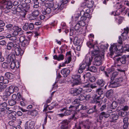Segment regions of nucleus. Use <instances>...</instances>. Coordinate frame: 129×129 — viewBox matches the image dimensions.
<instances>
[{"instance_id": "1", "label": "nucleus", "mask_w": 129, "mask_h": 129, "mask_svg": "<svg viewBox=\"0 0 129 129\" xmlns=\"http://www.w3.org/2000/svg\"><path fill=\"white\" fill-rule=\"evenodd\" d=\"M91 123V121L88 119L80 122L78 125H75L74 129H81L82 127L86 129H89L90 128Z\"/></svg>"}, {"instance_id": "2", "label": "nucleus", "mask_w": 129, "mask_h": 129, "mask_svg": "<svg viewBox=\"0 0 129 129\" xmlns=\"http://www.w3.org/2000/svg\"><path fill=\"white\" fill-rule=\"evenodd\" d=\"M0 3L1 8L2 9H9L13 7L11 0H1Z\"/></svg>"}, {"instance_id": "3", "label": "nucleus", "mask_w": 129, "mask_h": 129, "mask_svg": "<svg viewBox=\"0 0 129 129\" xmlns=\"http://www.w3.org/2000/svg\"><path fill=\"white\" fill-rule=\"evenodd\" d=\"M93 58V57L92 56L89 58H86L84 60L82 64L79 67H80V69L84 70L86 68V70H87L88 67L91 64Z\"/></svg>"}, {"instance_id": "4", "label": "nucleus", "mask_w": 129, "mask_h": 129, "mask_svg": "<svg viewBox=\"0 0 129 129\" xmlns=\"http://www.w3.org/2000/svg\"><path fill=\"white\" fill-rule=\"evenodd\" d=\"M72 78L73 79V83L74 85L79 84L81 82L80 75L78 73L72 75Z\"/></svg>"}, {"instance_id": "5", "label": "nucleus", "mask_w": 129, "mask_h": 129, "mask_svg": "<svg viewBox=\"0 0 129 129\" xmlns=\"http://www.w3.org/2000/svg\"><path fill=\"white\" fill-rule=\"evenodd\" d=\"M118 49L116 44H113L112 45H111L110 48V55H112L114 53H119L120 52V49Z\"/></svg>"}, {"instance_id": "6", "label": "nucleus", "mask_w": 129, "mask_h": 129, "mask_svg": "<svg viewBox=\"0 0 129 129\" xmlns=\"http://www.w3.org/2000/svg\"><path fill=\"white\" fill-rule=\"evenodd\" d=\"M120 78H116L115 79L114 82L111 81L109 84V86L111 88H115L120 85V84L119 83Z\"/></svg>"}, {"instance_id": "7", "label": "nucleus", "mask_w": 129, "mask_h": 129, "mask_svg": "<svg viewBox=\"0 0 129 129\" xmlns=\"http://www.w3.org/2000/svg\"><path fill=\"white\" fill-rule=\"evenodd\" d=\"M83 89L81 88H74L71 89V92L75 96H77L80 94L82 91Z\"/></svg>"}, {"instance_id": "8", "label": "nucleus", "mask_w": 129, "mask_h": 129, "mask_svg": "<svg viewBox=\"0 0 129 129\" xmlns=\"http://www.w3.org/2000/svg\"><path fill=\"white\" fill-rule=\"evenodd\" d=\"M102 57L101 56L98 55L94 58V61L93 62V64L96 66H99L102 63Z\"/></svg>"}, {"instance_id": "9", "label": "nucleus", "mask_w": 129, "mask_h": 129, "mask_svg": "<svg viewBox=\"0 0 129 129\" xmlns=\"http://www.w3.org/2000/svg\"><path fill=\"white\" fill-rule=\"evenodd\" d=\"M14 31L12 33V35L17 36L18 35L19 33L22 30L21 28L18 26H14L13 27Z\"/></svg>"}, {"instance_id": "10", "label": "nucleus", "mask_w": 129, "mask_h": 129, "mask_svg": "<svg viewBox=\"0 0 129 129\" xmlns=\"http://www.w3.org/2000/svg\"><path fill=\"white\" fill-rule=\"evenodd\" d=\"M85 25L84 22L78 21L76 25L74 26V29L76 31H80V30L81 26H83Z\"/></svg>"}, {"instance_id": "11", "label": "nucleus", "mask_w": 129, "mask_h": 129, "mask_svg": "<svg viewBox=\"0 0 129 129\" xmlns=\"http://www.w3.org/2000/svg\"><path fill=\"white\" fill-rule=\"evenodd\" d=\"M59 4L58 3H56L54 4V6L52 8V10L54 11L57 9V11L58 12L62 10L64 7V6L60 5L59 6Z\"/></svg>"}, {"instance_id": "12", "label": "nucleus", "mask_w": 129, "mask_h": 129, "mask_svg": "<svg viewBox=\"0 0 129 129\" xmlns=\"http://www.w3.org/2000/svg\"><path fill=\"white\" fill-rule=\"evenodd\" d=\"M35 121H31L28 124L27 122L25 124V129H33L35 124Z\"/></svg>"}, {"instance_id": "13", "label": "nucleus", "mask_w": 129, "mask_h": 129, "mask_svg": "<svg viewBox=\"0 0 129 129\" xmlns=\"http://www.w3.org/2000/svg\"><path fill=\"white\" fill-rule=\"evenodd\" d=\"M124 31L121 34V40H124L127 38V34L128 33L129 29L128 27H126L124 29Z\"/></svg>"}, {"instance_id": "14", "label": "nucleus", "mask_w": 129, "mask_h": 129, "mask_svg": "<svg viewBox=\"0 0 129 129\" xmlns=\"http://www.w3.org/2000/svg\"><path fill=\"white\" fill-rule=\"evenodd\" d=\"M70 121L67 120H63L61 122V129H68V124Z\"/></svg>"}, {"instance_id": "15", "label": "nucleus", "mask_w": 129, "mask_h": 129, "mask_svg": "<svg viewBox=\"0 0 129 129\" xmlns=\"http://www.w3.org/2000/svg\"><path fill=\"white\" fill-rule=\"evenodd\" d=\"M70 72V70L67 68H63L61 71V74L64 78L66 77L69 75Z\"/></svg>"}, {"instance_id": "16", "label": "nucleus", "mask_w": 129, "mask_h": 129, "mask_svg": "<svg viewBox=\"0 0 129 129\" xmlns=\"http://www.w3.org/2000/svg\"><path fill=\"white\" fill-rule=\"evenodd\" d=\"M110 116L109 114L106 112H103L101 113L99 115V119L101 120L100 122H101V121L102 120L103 117L107 118Z\"/></svg>"}, {"instance_id": "17", "label": "nucleus", "mask_w": 129, "mask_h": 129, "mask_svg": "<svg viewBox=\"0 0 129 129\" xmlns=\"http://www.w3.org/2000/svg\"><path fill=\"white\" fill-rule=\"evenodd\" d=\"M94 50L91 51V54L92 55L91 56H95L97 55L100 54V52L99 51L98 47L96 46H95L93 48Z\"/></svg>"}, {"instance_id": "18", "label": "nucleus", "mask_w": 129, "mask_h": 129, "mask_svg": "<svg viewBox=\"0 0 129 129\" xmlns=\"http://www.w3.org/2000/svg\"><path fill=\"white\" fill-rule=\"evenodd\" d=\"M118 117V115L116 114H112L110 117V121L111 122H116Z\"/></svg>"}, {"instance_id": "19", "label": "nucleus", "mask_w": 129, "mask_h": 129, "mask_svg": "<svg viewBox=\"0 0 129 129\" xmlns=\"http://www.w3.org/2000/svg\"><path fill=\"white\" fill-rule=\"evenodd\" d=\"M7 61L8 63H10L11 61H14L15 59V54H9L7 57Z\"/></svg>"}, {"instance_id": "20", "label": "nucleus", "mask_w": 129, "mask_h": 129, "mask_svg": "<svg viewBox=\"0 0 129 129\" xmlns=\"http://www.w3.org/2000/svg\"><path fill=\"white\" fill-rule=\"evenodd\" d=\"M14 51L17 56L19 55H20L21 56L24 53V51L20 49L19 47H16L14 49Z\"/></svg>"}, {"instance_id": "21", "label": "nucleus", "mask_w": 129, "mask_h": 129, "mask_svg": "<svg viewBox=\"0 0 129 129\" xmlns=\"http://www.w3.org/2000/svg\"><path fill=\"white\" fill-rule=\"evenodd\" d=\"M128 118L127 117H125L123 119V122L124 124L123 125V129H126L128 127Z\"/></svg>"}, {"instance_id": "22", "label": "nucleus", "mask_w": 129, "mask_h": 129, "mask_svg": "<svg viewBox=\"0 0 129 129\" xmlns=\"http://www.w3.org/2000/svg\"><path fill=\"white\" fill-rule=\"evenodd\" d=\"M64 56L62 54H59L58 56L55 55L53 56V58L58 61L62 60L64 59Z\"/></svg>"}, {"instance_id": "23", "label": "nucleus", "mask_w": 129, "mask_h": 129, "mask_svg": "<svg viewBox=\"0 0 129 129\" xmlns=\"http://www.w3.org/2000/svg\"><path fill=\"white\" fill-rule=\"evenodd\" d=\"M17 46V45L16 44H14L11 42H9L7 44L6 46L7 49L8 50H10L13 47L15 48Z\"/></svg>"}, {"instance_id": "24", "label": "nucleus", "mask_w": 129, "mask_h": 129, "mask_svg": "<svg viewBox=\"0 0 129 129\" xmlns=\"http://www.w3.org/2000/svg\"><path fill=\"white\" fill-rule=\"evenodd\" d=\"M105 83V81L102 79H98L96 82V84L99 86L102 87L103 86Z\"/></svg>"}, {"instance_id": "25", "label": "nucleus", "mask_w": 129, "mask_h": 129, "mask_svg": "<svg viewBox=\"0 0 129 129\" xmlns=\"http://www.w3.org/2000/svg\"><path fill=\"white\" fill-rule=\"evenodd\" d=\"M94 2L92 0L86 2V5L89 8H91L93 6Z\"/></svg>"}, {"instance_id": "26", "label": "nucleus", "mask_w": 129, "mask_h": 129, "mask_svg": "<svg viewBox=\"0 0 129 129\" xmlns=\"http://www.w3.org/2000/svg\"><path fill=\"white\" fill-rule=\"evenodd\" d=\"M29 40L28 39H25L21 43V46L23 47H26L29 44Z\"/></svg>"}, {"instance_id": "27", "label": "nucleus", "mask_w": 129, "mask_h": 129, "mask_svg": "<svg viewBox=\"0 0 129 129\" xmlns=\"http://www.w3.org/2000/svg\"><path fill=\"white\" fill-rule=\"evenodd\" d=\"M5 76L10 79H12L14 77L13 74L9 72L6 73L5 74Z\"/></svg>"}, {"instance_id": "28", "label": "nucleus", "mask_w": 129, "mask_h": 129, "mask_svg": "<svg viewBox=\"0 0 129 129\" xmlns=\"http://www.w3.org/2000/svg\"><path fill=\"white\" fill-rule=\"evenodd\" d=\"M7 85L4 84L2 82H0V91H4L7 87Z\"/></svg>"}, {"instance_id": "29", "label": "nucleus", "mask_w": 129, "mask_h": 129, "mask_svg": "<svg viewBox=\"0 0 129 129\" xmlns=\"http://www.w3.org/2000/svg\"><path fill=\"white\" fill-rule=\"evenodd\" d=\"M51 9L49 7H47L46 9L44 10L43 12L42 13L44 15L48 14L51 12Z\"/></svg>"}, {"instance_id": "30", "label": "nucleus", "mask_w": 129, "mask_h": 129, "mask_svg": "<svg viewBox=\"0 0 129 129\" xmlns=\"http://www.w3.org/2000/svg\"><path fill=\"white\" fill-rule=\"evenodd\" d=\"M128 56L126 55H124L121 57V63L125 64L126 62V59L128 58Z\"/></svg>"}, {"instance_id": "31", "label": "nucleus", "mask_w": 129, "mask_h": 129, "mask_svg": "<svg viewBox=\"0 0 129 129\" xmlns=\"http://www.w3.org/2000/svg\"><path fill=\"white\" fill-rule=\"evenodd\" d=\"M96 93H98L99 95L102 96H104V94L103 93V91L102 89L101 88L98 89L96 90Z\"/></svg>"}, {"instance_id": "32", "label": "nucleus", "mask_w": 129, "mask_h": 129, "mask_svg": "<svg viewBox=\"0 0 129 129\" xmlns=\"http://www.w3.org/2000/svg\"><path fill=\"white\" fill-rule=\"evenodd\" d=\"M113 91L112 90L108 91L106 94V96L108 97H111L113 94Z\"/></svg>"}, {"instance_id": "33", "label": "nucleus", "mask_w": 129, "mask_h": 129, "mask_svg": "<svg viewBox=\"0 0 129 129\" xmlns=\"http://www.w3.org/2000/svg\"><path fill=\"white\" fill-rule=\"evenodd\" d=\"M87 70H89L90 71L93 72H95L97 71V69L96 68L94 67L91 66L90 67H88Z\"/></svg>"}, {"instance_id": "34", "label": "nucleus", "mask_w": 129, "mask_h": 129, "mask_svg": "<svg viewBox=\"0 0 129 129\" xmlns=\"http://www.w3.org/2000/svg\"><path fill=\"white\" fill-rule=\"evenodd\" d=\"M6 28H7V29L9 32L12 31L13 30V25L12 24H9L6 25Z\"/></svg>"}, {"instance_id": "35", "label": "nucleus", "mask_w": 129, "mask_h": 129, "mask_svg": "<svg viewBox=\"0 0 129 129\" xmlns=\"http://www.w3.org/2000/svg\"><path fill=\"white\" fill-rule=\"evenodd\" d=\"M122 50L123 52H125L126 51L129 52V47H128V46L126 45L124 47L123 46H121V50Z\"/></svg>"}, {"instance_id": "36", "label": "nucleus", "mask_w": 129, "mask_h": 129, "mask_svg": "<svg viewBox=\"0 0 129 129\" xmlns=\"http://www.w3.org/2000/svg\"><path fill=\"white\" fill-rule=\"evenodd\" d=\"M48 108L49 110H51L53 108V107L51 105H48L47 104H46L44 106V108L43 110V111H47L48 110L47 108Z\"/></svg>"}, {"instance_id": "37", "label": "nucleus", "mask_w": 129, "mask_h": 129, "mask_svg": "<svg viewBox=\"0 0 129 129\" xmlns=\"http://www.w3.org/2000/svg\"><path fill=\"white\" fill-rule=\"evenodd\" d=\"M17 98L16 100L18 101H20L21 99L22 100L24 101L25 99L23 98L20 92H18L17 93Z\"/></svg>"}, {"instance_id": "38", "label": "nucleus", "mask_w": 129, "mask_h": 129, "mask_svg": "<svg viewBox=\"0 0 129 129\" xmlns=\"http://www.w3.org/2000/svg\"><path fill=\"white\" fill-rule=\"evenodd\" d=\"M117 106V104L115 101L113 102L111 104L110 108L112 109H115Z\"/></svg>"}, {"instance_id": "39", "label": "nucleus", "mask_w": 129, "mask_h": 129, "mask_svg": "<svg viewBox=\"0 0 129 129\" xmlns=\"http://www.w3.org/2000/svg\"><path fill=\"white\" fill-rule=\"evenodd\" d=\"M5 109L3 108H0V117H3L5 114Z\"/></svg>"}, {"instance_id": "40", "label": "nucleus", "mask_w": 129, "mask_h": 129, "mask_svg": "<svg viewBox=\"0 0 129 129\" xmlns=\"http://www.w3.org/2000/svg\"><path fill=\"white\" fill-rule=\"evenodd\" d=\"M39 14V12L38 10L35 11L33 12L31 14L33 16L36 18H37V17L38 16Z\"/></svg>"}, {"instance_id": "41", "label": "nucleus", "mask_w": 129, "mask_h": 129, "mask_svg": "<svg viewBox=\"0 0 129 129\" xmlns=\"http://www.w3.org/2000/svg\"><path fill=\"white\" fill-rule=\"evenodd\" d=\"M74 44L76 45H78L80 43V41L78 40V37H75L74 38L73 41Z\"/></svg>"}, {"instance_id": "42", "label": "nucleus", "mask_w": 129, "mask_h": 129, "mask_svg": "<svg viewBox=\"0 0 129 129\" xmlns=\"http://www.w3.org/2000/svg\"><path fill=\"white\" fill-rule=\"evenodd\" d=\"M118 73L117 72H114L112 73L111 78V81H113L114 79L118 74Z\"/></svg>"}, {"instance_id": "43", "label": "nucleus", "mask_w": 129, "mask_h": 129, "mask_svg": "<svg viewBox=\"0 0 129 129\" xmlns=\"http://www.w3.org/2000/svg\"><path fill=\"white\" fill-rule=\"evenodd\" d=\"M16 103V102L15 101L12 99L9 101L8 104L10 106H13L15 105Z\"/></svg>"}, {"instance_id": "44", "label": "nucleus", "mask_w": 129, "mask_h": 129, "mask_svg": "<svg viewBox=\"0 0 129 129\" xmlns=\"http://www.w3.org/2000/svg\"><path fill=\"white\" fill-rule=\"evenodd\" d=\"M22 7V5L21 4L19 5L16 7V13L17 12H20L21 11V8Z\"/></svg>"}, {"instance_id": "45", "label": "nucleus", "mask_w": 129, "mask_h": 129, "mask_svg": "<svg viewBox=\"0 0 129 129\" xmlns=\"http://www.w3.org/2000/svg\"><path fill=\"white\" fill-rule=\"evenodd\" d=\"M103 97L104 96L100 95H99V96H98L97 95H95V96L94 97V101L97 100H101V99L103 98Z\"/></svg>"}, {"instance_id": "46", "label": "nucleus", "mask_w": 129, "mask_h": 129, "mask_svg": "<svg viewBox=\"0 0 129 129\" xmlns=\"http://www.w3.org/2000/svg\"><path fill=\"white\" fill-rule=\"evenodd\" d=\"M6 89L8 90V91H9L11 93H12L14 92V90L13 89V86L12 85L10 86L8 88Z\"/></svg>"}, {"instance_id": "47", "label": "nucleus", "mask_w": 129, "mask_h": 129, "mask_svg": "<svg viewBox=\"0 0 129 129\" xmlns=\"http://www.w3.org/2000/svg\"><path fill=\"white\" fill-rule=\"evenodd\" d=\"M9 63L6 62H4L2 64V67L4 69H7L8 68V67Z\"/></svg>"}, {"instance_id": "48", "label": "nucleus", "mask_w": 129, "mask_h": 129, "mask_svg": "<svg viewBox=\"0 0 129 129\" xmlns=\"http://www.w3.org/2000/svg\"><path fill=\"white\" fill-rule=\"evenodd\" d=\"M23 29L25 30H27L28 29V23H25L23 26Z\"/></svg>"}, {"instance_id": "49", "label": "nucleus", "mask_w": 129, "mask_h": 129, "mask_svg": "<svg viewBox=\"0 0 129 129\" xmlns=\"http://www.w3.org/2000/svg\"><path fill=\"white\" fill-rule=\"evenodd\" d=\"M69 109H71L70 110V111H74L78 109V107L77 106H75L71 105L69 107Z\"/></svg>"}, {"instance_id": "50", "label": "nucleus", "mask_w": 129, "mask_h": 129, "mask_svg": "<svg viewBox=\"0 0 129 129\" xmlns=\"http://www.w3.org/2000/svg\"><path fill=\"white\" fill-rule=\"evenodd\" d=\"M86 44L87 46L89 48H94V47L95 46V45L92 44L91 42L90 41L87 42Z\"/></svg>"}, {"instance_id": "51", "label": "nucleus", "mask_w": 129, "mask_h": 129, "mask_svg": "<svg viewBox=\"0 0 129 129\" xmlns=\"http://www.w3.org/2000/svg\"><path fill=\"white\" fill-rule=\"evenodd\" d=\"M10 64L11 68L12 69H13L15 68L16 66V64L14 61H11L10 62Z\"/></svg>"}, {"instance_id": "52", "label": "nucleus", "mask_w": 129, "mask_h": 129, "mask_svg": "<svg viewBox=\"0 0 129 129\" xmlns=\"http://www.w3.org/2000/svg\"><path fill=\"white\" fill-rule=\"evenodd\" d=\"M34 24L33 23H28V29L30 30H33L34 28Z\"/></svg>"}, {"instance_id": "53", "label": "nucleus", "mask_w": 129, "mask_h": 129, "mask_svg": "<svg viewBox=\"0 0 129 129\" xmlns=\"http://www.w3.org/2000/svg\"><path fill=\"white\" fill-rule=\"evenodd\" d=\"M38 114L37 111L36 110H33L31 111L30 114L33 116H36Z\"/></svg>"}, {"instance_id": "54", "label": "nucleus", "mask_w": 129, "mask_h": 129, "mask_svg": "<svg viewBox=\"0 0 129 129\" xmlns=\"http://www.w3.org/2000/svg\"><path fill=\"white\" fill-rule=\"evenodd\" d=\"M30 4H26L25 7L24 9L25 12H27L28 10H30Z\"/></svg>"}, {"instance_id": "55", "label": "nucleus", "mask_w": 129, "mask_h": 129, "mask_svg": "<svg viewBox=\"0 0 129 129\" xmlns=\"http://www.w3.org/2000/svg\"><path fill=\"white\" fill-rule=\"evenodd\" d=\"M67 58L66 61H65V63H68L71 62V57L68 56V57L66 56Z\"/></svg>"}, {"instance_id": "56", "label": "nucleus", "mask_w": 129, "mask_h": 129, "mask_svg": "<svg viewBox=\"0 0 129 129\" xmlns=\"http://www.w3.org/2000/svg\"><path fill=\"white\" fill-rule=\"evenodd\" d=\"M119 11H120V10H118L116 11V13H115V12L114 11L112 12L111 13V15H113L114 14V15L115 16H116L117 15L118 16L120 14V13H119L118 14V12Z\"/></svg>"}, {"instance_id": "57", "label": "nucleus", "mask_w": 129, "mask_h": 129, "mask_svg": "<svg viewBox=\"0 0 129 129\" xmlns=\"http://www.w3.org/2000/svg\"><path fill=\"white\" fill-rule=\"evenodd\" d=\"M78 114L76 112H74V114L72 117V119H73L74 120L76 119L77 118V117Z\"/></svg>"}, {"instance_id": "58", "label": "nucleus", "mask_w": 129, "mask_h": 129, "mask_svg": "<svg viewBox=\"0 0 129 129\" xmlns=\"http://www.w3.org/2000/svg\"><path fill=\"white\" fill-rule=\"evenodd\" d=\"M86 19V17L85 14H84L83 16H82L80 18V20L79 21H82L84 22V21Z\"/></svg>"}, {"instance_id": "59", "label": "nucleus", "mask_w": 129, "mask_h": 129, "mask_svg": "<svg viewBox=\"0 0 129 129\" xmlns=\"http://www.w3.org/2000/svg\"><path fill=\"white\" fill-rule=\"evenodd\" d=\"M85 99V96L81 94L79 97V101H83Z\"/></svg>"}, {"instance_id": "60", "label": "nucleus", "mask_w": 129, "mask_h": 129, "mask_svg": "<svg viewBox=\"0 0 129 129\" xmlns=\"http://www.w3.org/2000/svg\"><path fill=\"white\" fill-rule=\"evenodd\" d=\"M90 81L91 82H94L96 80L95 77L93 76H90L89 78Z\"/></svg>"}, {"instance_id": "61", "label": "nucleus", "mask_w": 129, "mask_h": 129, "mask_svg": "<svg viewBox=\"0 0 129 129\" xmlns=\"http://www.w3.org/2000/svg\"><path fill=\"white\" fill-rule=\"evenodd\" d=\"M8 90H7V89L6 90L5 92V95H6V96H9L12 93H11V92L9 91H8Z\"/></svg>"}, {"instance_id": "62", "label": "nucleus", "mask_w": 129, "mask_h": 129, "mask_svg": "<svg viewBox=\"0 0 129 129\" xmlns=\"http://www.w3.org/2000/svg\"><path fill=\"white\" fill-rule=\"evenodd\" d=\"M25 39H25V36H21L19 38L20 41L21 43Z\"/></svg>"}, {"instance_id": "63", "label": "nucleus", "mask_w": 129, "mask_h": 129, "mask_svg": "<svg viewBox=\"0 0 129 129\" xmlns=\"http://www.w3.org/2000/svg\"><path fill=\"white\" fill-rule=\"evenodd\" d=\"M106 104L103 105L100 109V110L101 111H103L105 110L106 109Z\"/></svg>"}, {"instance_id": "64", "label": "nucleus", "mask_w": 129, "mask_h": 129, "mask_svg": "<svg viewBox=\"0 0 129 129\" xmlns=\"http://www.w3.org/2000/svg\"><path fill=\"white\" fill-rule=\"evenodd\" d=\"M122 2L124 3V4L129 6V2L126 0H122Z\"/></svg>"}]
</instances>
